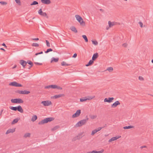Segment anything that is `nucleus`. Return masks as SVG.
I'll return each mask as SVG.
<instances>
[{
    "mask_svg": "<svg viewBox=\"0 0 153 153\" xmlns=\"http://www.w3.org/2000/svg\"><path fill=\"white\" fill-rule=\"evenodd\" d=\"M88 119L87 118L86 119H83L78 122L75 125V127H78L84 125L87 121Z\"/></svg>",
    "mask_w": 153,
    "mask_h": 153,
    "instance_id": "nucleus-1",
    "label": "nucleus"
},
{
    "mask_svg": "<svg viewBox=\"0 0 153 153\" xmlns=\"http://www.w3.org/2000/svg\"><path fill=\"white\" fill-rule=\"evenodd\" d=\"M53 120V118L52 117L47 118L39 122L38 124L40 125H43L45 123H47L49 122H50Z\"/></svg>",
    "mask_w": 153,
    "mask_h": 153,
    "instance_id": "nucleus-2",
    "label": "nucleus"
},
{
    "mask_svg": "<svg viewBox=\"0 0 153 153\" xmlns=\"http://www.w3.org/2000/svg\"><path fill=\"white\" fill-rule=\"evenodd\" d=\"M75 17L77 20L80 23L81 25L83 26L85 25V22L83 21L82 18L80 16L76 15Z\"/></svg>",
    "mask_w": 153,
    "mask_h": 153,
    "instance_id": "nucleus-3",
    "label": "nucleus"
},
{
    "mask_svg": "<svg viewBox=\"0 0 153 153\" xmlns=\"http://www.w3.org/2000/svg\"><path fill=\"white\" fill-rule=\"evenodd\" d=\"M11 102L13 103H21L23 102V100L20 98H16L11 100Z\"/></svg>",
    "mask_w": 153,
    "mask_h": 153,
    "instance_id": "nucleus-4",
    "label": "nucleus"
},
{
    "mask_svg": "<svg viewBox=\"0 0 153 153\" xmlns=\"http://www.w3.org/2000/svg\"><path fill=\"white\" fill-rule=\"evenodd\" d=\"M9 85L10 86H14L16 87H22V85L19 83H17L15 81L12 82L9 84Z\"/></svg>",
    "mask_w": 153,
    "mask_h": 153,
    "instance_id": "nucleus-5",
    "label": "nucleus"
},
{
    "mask_svg": "<svg viewBox=\"0 0 153 153\" xmlns=\"http://www.w3.org/2000/svg\"><path fill=\"white\" fill-rule=\"evenodd\" d=\"M41 103L45 106H49L52 104L51 102L48 100L42 101Z\"/></svg>",
    "mask_w": 153,
    "mask_h": 153,
    "instance_id": "nucleus-6",
    "label": "nucleus"
},
{
    "mask_svg": "<svg viewBox=\"0 0 153 153\" xmlns=\"http://www.w3.org/2000/svg\"><path fill=\"white\" fill-rule=\"evenodd\" d=\"M30 92L29 91H27V90H18L17 91V93L20 94H27L30 93Z\"/></svg>",
    "mask_w": 153,
    "mask_h": 153,
    "instance_id": "nucleus-7",
    "label": "nucleus"
},
{
    "mask_svg": "<svg viewBox=\"0 0 153 153\" xmlns=\"http://www.w3.org/2000/svg\"><path fill=\"white\" fill-rule=\"evenodd\" d=\"M81 113V110H77L76 113L73 114L72 116V117L73 118H74L76 117H78L80 114Z\"/></svg>",
    "mask_w": 153,
    "mask_h": 153,
    "instance_id": "nucleus-8",
    "label": "nucleus"
},
{
    "mask_svg": "<svg viewBox=\"0 0 153 153\" xmlns=\"http://www.w3.org/2000/svg\"><path fill=\"white\" fill-rule=\"evenodd\" d=\"M120 103L118 101H116L111 105V107L112 108H115L118 105H120Z\"/></svg>",
    "mask_w": 153,
    "mask_h": 153,
    "instance_id": "nucleus-9",
    "label": "nucleus"
},
{
    "mask_svg": "<svg viewBox=\"0 0 153 153\" xmlns=\"http://www.w3.org/2000/svg\"><path fill=\"white\" fill-rule=\"evenodd\" d=\"M38 13L40 15L43 16H47L46 13L45 12H43L42 11L41 9H40L38 11Z\"/></svg>",
    "mask_w": 153,
    "mask_h": 153,
    "instance_id": "nucleus-10",
    "label": "nucleus"
},
{
    "mask_svg": "<svg viewBox=\"0 0 153 153\" xmlns=\"http://www.w3.org/2000/svg\"><path fill=\"white\" fill-rule=\"evenodd\" d=\"M120 137H121L120 136H116L115 137H113L109 140L108 142H111L112 141H114V140L117 139H118Z\"/></svg>",
    "mask_w": 153,
    "mask_h": 153,
    "instance_id": "nucleus-11",
    "label": "nucleus"
},
{
    "mask_svg": "<svg viewBox=\"0 0 153 153\" xmlns=\"http://www.w3.org/2000/svg\"><path fill=\"white\" fill-rule=\"evenodd\" d=\"M20 63L22 66L23 68H25V66L27 64V62L24 60H21L20 61Z\"/></svg>",
    "mask_w": 153,
    "mask_h": 153,
    "instance_id": "nucleus-12",
    "label": "nucleus"
},
{
    "mask_svg": "<svg viewBox=\"0 0 153 153\" xmlns=\"http://www.w3.org/2000/svg\"><path fill=\"white\" fill-rule=\"evenodd\" d=\"M42 3L47 4H48L51 3V1L50 0H41Z\"/></svg>",
    "mask_w": 153,
    "mask_h": 153,
    "instance_id": "nucleus-13",
    "label": "nucleus"
},
{
    "mask_svg": "<svg viewBox=\"0 0 153 153\" xmlns=\"http://www.w3.org/2000/svg\"><path fill=\"white\" fill-rule=\"evenodd\" d=\"M65 96L64 94H60L58 95H55L52 97V98L55 99H57L61 97H64Z\"/></svg>",
    "mask_w": 153,
    "mask_h": 153,
    "instance_id": "nucleus-14",
    "label": "nucleus"
},
{
    "mask_svg": "<svg viewBox=\"0 0 153 153\" xmlns=\"http://www.w3.org/2000/svg\"><path fill=\"white\" fill-rule=\"evenodd\" d=\"M15 131V128L14 129H10L7 130L6 132V134H8L10 133H13Z\"/></svg>",
    "mask_w": 153,
    "mask_h": 153,
    "instance_id": "nucleus-15",
    "label": "nucleus"
},
{
    "mask_svg": "<svg viewBox=\"0 0 153 153\" xmlns=\"http://www.w3.org/2000/svg\"><path fill=\"white\" fill-rule=\"evenodd\" d=\"M56 85H51L48 86H46L45 87V89H48L49 88H52L53 89L55 88Z\"/></svg>",
    "mask_w": 153,
    "mask_h": 153,
    "instance_id": "nucleus-16",
    "label": "nucleus"
},
{
    "mask_svg": "<svg viewBox=\"0 0 153 153\" xmlns=\"http://www.w3.org/2000/svg\"><path fill=\"white\" fill-rule=\"evenodd\" d=\"M17 110H18L19 112H20L21 113H23V110L21 106L20 105L18 106L17 107Z\"/></svg>",
    "mask_w": 153,
    "mask_h": 153,
    "instance_id": "nucleus-17",
    "label": "nucleus"
},
{
    "mask_svg": "<svg viewBox=\"0 0 153 153\" xmlns=\"http://www.w3.org/2000/svg\"><path fill=\"white\" fill-rule=\"evenodd\" d=\"M59 60V58H55L54 57H52L51 58V63L52 62H57Z\"/></svg>",
    "mask_w": 153,
    "mask_h": 153,
    "instance_id": "nucleus-18",
    "label": "nucleus"
},
{
    "mask_svg": "<svg viewBox=\"0 0 153 153\" xmlns=\"http://www.w3.org/2000/svg\"><path fill=\"white\" fill-rule=\"evenodd\" d=\"M98 56V54L97 53H96L93 54L92 57V59L93 61L96 59Z\"/></svg>",
    "mask_w": 153,
    "mask_h": 153,
    "instance_id": "nucleus-19",
    "label": "nucleus"
},
{
    "mask_svg": "<svg viewBox=\"0 0 153 153\" xmlns=\"http://www.w3.org/2000/svg\"><path fill=\"white\" fill-rule=\"evenodd\" d=\"M71 29L72 31L74 32L75 33H76L77 32V31L76 28L74 26H72L71 27Z\"/></svg>",
    "mask_w": 153,
    "mask_h": 153,
    "instance_id": "nucleus-20",
    "label": "nucleus"
},
{
    "mask_svg": "<svg viewBox=\"0 0 153 153\" xmlns=\"http://www.w3.org/2000/svg\"><path fill=\"white\" fill-rule=\"evenodd\" d=\"M61 65L63 66H68L70 65H71L69 64H67L65 62L63 61L61 62Z\"/></svg>",
    "mask_w": 153,
    "mask_h": 153,
    "instance_id": "nucleus-21",
    "label": "nucleus"
},
{
    "mask_svg": "<svg viewBox=\"0 0 153 153\" xmlns=\"http://www.w3.org/2000/svg\"><path fill=\"white\" fill-rule=\"evenodd\" d=\"M59 127L60 126L58 125L55 126L53 128L51 129V130L52 131H55L57 129H58L59 128Z\"/></svg>",
    "mask_w": 153,
    "mask_h": 153,
    "instance_id": "nucleus-22",
    "label": "nucleus"
},
{
    "mask_svg": "<svg viewBox=\"0 0 153 153\" xmlns=\"http://www.w3.org/2000/svg\"><path fill=\"white\" fill-rule=\"evenodd\" d=\"M37 118V116L36 115L33 116L31 119V120L33 122H34Z\"/></svg>",
    "mask_w": 153,
    "mask_h": 153,
    "instance_id": "nucleus-23",
    "label": "nucleus"
},
{
    "mask_svg": "<svg viewBox=\"0 0 153 153\" xmlns=\"http://www.w3.org/2000/svg\"><path fill=\"white\" fill-rule=\"evenodd\" d=\"M19 119L18 118H16V119H14L12 122L11 124H14L16 123L18 121Z\"/></svg>",
    "mask_w": 153,
    "mask_h": 153,
    "instance_id": "nucleus-24",
    "label": "nucleus"
},
{
    "mask_svg": "<svg viewBox=\"0 0 153 153\" xmlns=\"http://www.w3.org/2000/svg\"><path fill=\"white\" fill-rule=\"evenodd\" d=\"M94 96H88L86 97L87 100H90L95 97Z\"/></svg>",
    "mask_w": 153,
    "mask_h": 153,
    "instance_id": "nucleus-25",
    "label": "nucleus"
},
{
    "mask_svg": "<svg viewBox=\"0 0 153 153\" xmlns=\"http://www.w3.org/2000/svg\"><path fill=\"white\" fill-rule=\"evenodd\" d=\"M108 24L109 27H111L115 25L114 22H111L110 21L108 22Z\"/></svg>",
    "mask_w": 153,
    "mask_h": 153,
    "instance_id": "nucleus-26",
    "label": "nucleus"
},
{
    "mask_svg": "<svg viewBox=\"0 0 153 153\" xmlns=\"http://www.w3.org/2000/svg\"><path fill=\"white\" fill-rule=\"evenodd\" d=\"M93 62H94L92 60H91L89 61L88 63L86 65H85L86 66H89L90 65L92 64L93 63Z\"/></svg>",
    "mask_w": 153,
    "mask_h": 153,
    "instance_id": "nucleus-27",
    "label": "nucleus"
},
{
    "mask_svg": "<svg viewBox=\"0 0 153 153\" xmlns=\"http://www.w3.org/2000/svg\"><path fill=\"white\" fill-rule=\"evenodd\" d=\"M134 126H129L124 127L123 128L125 129H128L134 128Z\"/></svg>",
    "mask_w": 153,
    "mask_h": 153,
    "instance_id": "nucleus-28",
    "label": "nucleus"
},
{
    "mask_svg": "<svg viewBox=\"0 0 153 153\" xmlns=\"http://www.w3.org/2000/svg\"><path fill=\"white\" fill-rule=\"evenodd\" d=\"M80 135H79L74 137L72 140L73 141H75L76 140L79 139L80 138Z\"/></svg>",
    "mask_w": 153,
    "mask_h": 153,
    "instance_id": "nucleus-29",
    "label": "nucleus"
},
{
    "mask_svg": "<svg viewBox=\"0 0 153 153\" xmlns=\"http://www.w3.org/2000/svg\"><path fill=\"white\" fill-rule=\"evenodd\" d=\"M10 108L13 111H16L17 110V107L10 106Z\"/></svg>",
    "mask_w": 153,
    "mask_h": 153,
    "instance_id": "nucleus-30",
    "label": "nucleus"
},
{
    "mask_svg": "<svg viewBox=\"0 0 153 153\" xmlns=\"http://www.w3.org/2000/svg\"><path fill=\"white\" fill-rule=\"evenodd\" d=\"M30 134L29 133H25L24 135V137L26 138L27 137H30Z\"/></svg>",
    "mask_w": 153,
    "mask_h": 153,
    "instance_id": "nucleus-31",
    "label": "nucleus"
},
{
    "mask_svg": "<svg viewBox=\"0 0 153 153\" xmlns=\"http://www.w3.org/2000/svg\"><path fill=\"white\" fill-rule=\"evenodd\" d=\"M113 70V69L112 67H108L106 69V70L108 71L109 72L112 71Z\"/></svg>",
    "mask_w": 153,
    "mask_h": 153,
    "instance_id": "nucleus-32",
    "label": "nucleus"
},
{
    "mask_svg": "<svg viewBox=\"0 0 153 153\" xmlns=\"http://www.w3.org/2000/svg\"><path fill=\"white\" fill-rule=\"evenodd\" d=\"M89 116H90V118L92 119H94L96 118L97 117V116L96 115H90Z\"/></svg>",
    "mask_w": 153,
    "mask_h": 153,
    "instance_id": "nucleus-33",
    "label": "nucleus"
},
{
    "mask_svg": "<svg viewBox=\"0 0 153 153\" xmlns=\"http://www.w3.org/2000/svg\"><path fill=\"white\" fill-rule=\"evenodd\" d=\"M104 151V150L102 149L100 151H94V153H102Z\"/></svg>",
    "mask_w": 153,
    "mask_h": 153,
    "instance_id": "nucleus-34",
    "label": "nucleus"
},
{
    "mask_svg": "<svg viewBox=\"0 0 153 153\" xmlns=\"http://www.w3.org/2000/svg\"><path fill=\"white\" fill-rule=\"evenodd\" d=\"M98 131H97V129H94L92 131L91 134L92 135H94Z\"/></svg>",
    "mask_w": 153,
    "mask_h": 153,
    "instance_id": "nucleus-35",
    "label": "nucleus"
},
{
    "mask_svg": "<svg viewBox=\"0 0 153 153\" xmlns=\"http://www.w3.org/2000/svg\"><path fill=\"white\" fill-rule=\"evenodd\" d=\"M82 37L84 39L86 42H88V39L85 35H83L82 36Z\"/></svg>",
    "mask_w": 153,
    "mask_h": 153,
    "instance_id": "nucleus-36",
    "label": "nucleus"
},
{
    "mask_svg": "<svg viewBox=\"0 0 153 153\" xmlns=\"http://www.w3.org/2000/svg\"><path fill=\"white\" fill-rule=\"evenodd\" d=\"M92 43L94 45H97L98 44V43L97 41L96 40H92Z\"/></svg>",
    "mask_w": 153,
    "mask_h": 153,
    "instance_id": "nucleus-37",
    "label": "nucleus"
},
{
    "mask_svg": "<svg viewBox=\"0 0 153 153\" xmlns=\"http://www.w3.org/2000/svg\"><path fill=\"white\" fill-rule=\"evenodd\" d=\"M86 100L87 99H86V97L80 99V101L82 102H83Z\"/></svg>",
    "mask_w": 153,
    "mask_h": 153,
    "instance_id": "nucleus-38",
    "label": "nucleus"
},
{
    "mask_svg": "<svg viewBox=\"0 0 153 153\" xmlns=\"http://www.w3.org/2000/svg\"><path fill=\"white\" fill-rule=\"evenodd\" d=\"M38 2L35 1H33V2H32V3L30 5H36L38 4Z\"/></svg>",
    "mask_w": 153,
    "mask_h": 153,
    "instance_id": "nucleus-39",
    "label": "nucleus"
},
{
    "mask_svg": "<svg viewBox=\"0 0 153 153\" xmlns=\"http://www.w3.org/2000/svg\"><path fill=\"white\" fill-rule=\"evenodd\" d=\"M114 99V97H109L108 98L109 103L112 102V101Z\"/></svg>",
    "mask_w": 153,
    "mask_h": 153,
    "instance_id": "nucleus-40",
    "label": "nucleus"
},
{
    "mask_svg": "<svg viewBox=\"0 0 153 153\" xmlns=\"http://www.w3.org/2000/svg\"><path fill=\"white\" fill-rule=\"evenodd\" d=\"M52 51V49L51 48L48 49L46 51H45V53H47L49 52Z\"/></svg>",
    "mask_w": 153,
    "mask_h": 153,
    "instance_id": "nucleus-41",
    "label": "nucleus"
},
{
    "mask_svg": "<svg viewBox=\"0 0 153 153\" xmlns=\"http://www.w3.org/2000/svg\"><path fill=\"white\" fill-rule=\"evenodd\" d=\"M32 46L34 47H37L39 46V45L37 43H33L32 44Z\"/></svg>",
    "mask_w": 153,
    "mask_h": 153,
    "instance_id": "nucleus-42",
    "label": "nucleus"
},
{
    "mask_svg": "<svg viewBox=\"0 0 153 153\" xmlns=\"http://www.w3.org/2000/svg\"><path fill=\"white\" fill-rule=\"evenodd\" d=\"M27 63H28L30 65H31V67H32L33 65V63L30 61H28L27 62Z\"/></svg>",
    "mask_w": 153,
    "mask_h": 153,
    "instance_id": "nucleus-43",
    "label": "nucleus"
},
{
    "mask_svg": "<svg viewBox=\"0 0 153 153\" xmlns=\"http://www.w3.org/2000/svg\"><path fill=\"white\" fill-rule=\"evenodd\" d=\"M46 45H47V46L48 47H50V43L47 40H46Z\"/></svg>",
    "mask_w": 153,
    "mask_h": 153,
    "instance_id": "nucleus-44",
    "label": "nucleus"
},
{
    "mask_svg": "<svg viewBox=\"0 0 153 153\" xmlns=\"http://www.w3.org/2000/svg\"><path fill=\"white\" fill-rule=\"evenodd\" d=\"M55 88H57L58 89L62 90V88L59 86L57 85H55Z\"/></svg>",
    "mask_w": 153,
    "mask_h": 153,
    "instance_id": "nucleus-45",
    "label": "nucleus"
},
{
    "mask_svg": "<svg viewBox=\"0 0 153 153\" xmlns=\"http://www.w3.org/2000/svg\"><path fill=\"white\" fill-rule=\"evenodd\" d=\"M16 2L19 5L21 4V2L20 0H15Z\"/></svg>",
    "mask_w": 153,
    "mask_h": 153,
    "instance_id": "nucleus-46",
    "label": "nucleus"
},
{
    "mask_svg": "<svg viewBox=\"0 0 153 153\" xmlns=\"http://www.w3.org/2000/svg\"><path fill=\"white\" fill-rule=\"evenodd\" d=\"M0 3L2 5H5L7 4L6 2L3 1H1L0 2Z\"/></svg>",
    "mask_w": 153,
    "mask_h": 153,
    "instance_id": "nucleus-47",
    "label": "nucleus"
},
{
    "mask_svg": "<svg viewBox=\"0 0 153 153\" xmlns=\"http://www.w3.org/2000/svg\"><path fill=\"white\" fill-rule=\"evenodd\" d=\"M104 102H108L109 103L108 99L107 98H105L104 100Z\"/></svg>",
    "mask_w": 153,
    "mask_h": 153,
    "instance_id": "nucleus-48",
    "label": "nucleus"
},
{
    "mask_svg": "<svg viewBox=\"0 0 153 153\" xmlns=\"http://www.w3.org/2000/svg\"><path fill=\"white\" fill-rule=\"evenodd\" d=\"M139 25L141 27H143V24L141 22H139Z\"/></svg>",
    "mask_w": 153,
    "mask_h": 153,
    "instance_id": "nucleus-49",
    "label": "nucleus"
},
{
    "mask_svg": "<svg viewBox=\"0 0 153 153\" xmlns=\"http://www.w3.org/2000/svg\"><path fill=\"white\" fill-rule=\"evenodd\" d=\"M102 128L103 127H99L97 129V131H100Z\"/></svg>",
    "mask_w": 153,
    "mask_h": 153,
    "instance_id": "nucleus-50",
    "label": "nucleus"
},
{
    "mask_svg": "<svg viewBox=\"0 0 153 153\" xmlns=\"http://www.w3.org/2000/svg\"><path fill=\"white\" fill-rule=\"evenodd\" d=\"M123 47H126L127 46V44L126 43H124L123 44Z\"/></svg>",
    "mask_w": 153,
    "mask_h": 153,
    "instance_id": "nucleus-51",
    "label": "nucleus"
},
{
    "mask_svg": "<svg viewBox=\"0 0 153 153\" xmlns=\"http://www.w3.org/2000/svg\"><path fill=\"white\" fill-rule=\"evenodd\" d=\"M77 55V54L76 53H74V55L72 57H73V58H76V57Z\"/></svg>",
    "mask_w": 153,
    "mask_h": 153,
    "instance_id": "nucleus-52",
    "label": "nucleus"
},
{
    "mask_svg": "<svg viewBox=\"0 0 153 153\" xmlns=\"http://www.w3.org/2000/svg\"><path fill=\"white\" fill-rule=\"evenodd\" d=\"M139 79L140 80H143V77H142L141 76H140L139 77Z\"/></svg>",
    "mask_w": 153,
    "mask_h": 153,
    "instance_id": "nucleus-53",
    "label": "nucleus"
},
{
    "mask_svg": "<svg viewBox=\"0 0 153 153\" xmlns=\"http://www.w3.org/2000/svg\"><path fill=\"white\" fill-rule=\"evenodd\" d=\"M147 147L146 146H141L140 147V149H142L143 148H146Z\"/></svg>",
    "mask_w": 153,
    "mask_h": 153,
    "instance_id": "nucleus-54",
    "label": "nucleus"
},
{
    "mask_svg": "<svg viewBox=\"0 0 153 153\" xmlns=\"http://www.w3.org/2000/svg\"><path fill=\"white\" fill-rule=\"evenodd\" d=\"M32 40H39V39L38 38H33L32 39Z\"/></svg>",
    "mask_w": 153,
    "mask_h": 153,
    "instance_id": "nucleus-55",
    "label": "nucleus"
},
{
    "mask_svg": "<svg viewBox=\"0 0 153 153\" xmlns=\"http://www.w3.org/2000/svg\"><path fill=\"white\" fill-rule=\"evenodd\" d=\"M94 151L93 150L91 152H87V153H94Z\"/></svg>",
    "mask_w": 153,
    "mask_h": 153,
    "instance_id": "nucleus-56",
    "label": "nucleus"
},
{
    "mask_svg": "<svg viewBox=\"0 0 153 153\" xmlns=\"http://www.w3.org/2000/svg\"><path fill=\"white\" fill-rule=\"evenodd\" d=\"M3 111V109H2L1 111L0 114V116H1V115L2 113V112Z\"/></svg>",
    "mask_w": 153,
    "mask_h": 153,
    "instance_id": "nucleus-57",
    "label": "nucleus"
},
{
    "mask_svg": "<svg viewBox=\"0 0 153 153\" xmlns=\"http://www.w3.org/2000/svg\"><path fill=\"white\" fill-rule=\"evenodd\" d=\"M35 64H37V65H42V63H38V62H35Z\"/></svg>",
    "mask_w": 153,
    "mask_h": 153,
    "instance_id": "nucleus-58",
    "label": "nucleus"
},
{
    "mask_svg": "<svg viewBox=\"0 0 153 153\" xmlns=\"http://www.w3.org/2000/svg\"><path fill=\"white\" fill-rule=\"evenodd\" d=\"M2 45H3V46H4V47H7V46H6V45H5L4 43H3L2 44Z\"/></svg>",
    "mask_w": 153,
    "mask_h": 153,
    "instance_id": "nucleus-59",
    "label": "nucleus"
},
{
    "mask_svg": "<svg viewBox=\"0 0 153 153\" xmlns=\"http://www.w3.org/2000/svg\"><path fill=\"white\" fill-rule=\"evenodd\" d=\"M16 67V65H15L13 67V69H14V68H15Z\"/></svg>",
    "mask_w": 153,
    "mask_h": 153,
    "instance_id": "nucleus-60",
    "label": "nucleus"
},
{
    "mask_svg": "<svg viewBox=\"0 0 153 153\" xmlns=\"http://www.w3.org/2000/svg\"><path fill=\"white\" fill-rule=\"evenodd\" d=\"M43 53V52L42 51H41V52H40V53H39V54H42Z\"/></svg>",
    "mask_w": 153,
    "mask_h": 153,
    "instance_id": "nucleus-61",
    "label": "nucleus"
},
{
    "mask_svg": "<svg viewBox=\"0 0 153 153\" xmlns=\"http://www.w3.org/2000/svg\"><path fill=\"white\" fill-rule=\"evenodd\" d=\"M0 50H3L4 51H5V50L3 48H0Z\"/></svg>",
    "mask_w": 153,
    "mask_h": 153,
    "instance_id": "nucleus-62",
    "label": "nucleus"
},
{
    "mask_svg": "<svg viewBox=\"0 0 153 153\" xmlns=\"http://www.w3.org/2000/svg\"><path fill=\"white\" fill-rule=\"evenodd\" d=\"M39 54V53H36L35 54L36 55H37Z\"/></svg>",
    "mask_w": 153,
    "mask_h": 153,
    "instance_id": "nucleus-63",
    "label": "nucleus"
},
{
    "mask_svg": "<svg viewBox=\"0 0 153 153\" xmlns=\"http://www.w3.org/2000/svg\"><path fill=\"white\" fill-rule=\"evenodd\" d=\"M152 62L153 63V59L152 60Z\"/></svg>",
    "mask_w": 153,
    "mask_h": 153,
    "instance_id": "nucleus-64",
    "label": "nucleus"
}]
</instances>
